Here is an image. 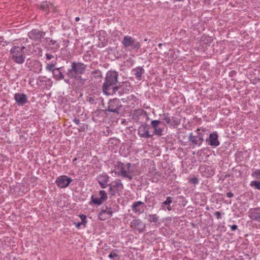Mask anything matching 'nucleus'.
Returning <instances> with one entry per match:
<instances>
[{
    "mask_svg": "<svg viewBox=\"0 0 260 260\" xmlns=\"http://www.w3.org/2000/svg\"><path fill=\"white\" fill-rule=\"evenodd\" d=\"M189 182L194 185H196L199 183V180L198 178L193 177L190 180Z\"/></svg>",
    "mask_w": 260,
    "mask_h": 260,
    "instance_id": "32",
    "label": "nucleus"
},
{
    "mask_svg": "<svg viewBox=\"0 0 260 260\" xmlns=\"http://www.w3.org/2000/svg\"><path fill=\"white\" fill-rule=\"evenodd\" d=\"M127 167H128V170L129 169V168H130L131 166V164L129 163V162H128L127 164Z\"/></svg>",
    "mask_w": 260,
    "mask_h": 260,
    "instance_id": "45",
    "label": "nucleus"
},
{
    "mask_svg": "<svg viewBox=\"0 0 260 260\" xmlns=\"http://www.w3.org/2000/svg\"><path fill=\"white\" fill-rule=\"evenodd\" d=\"M118 256L117 250L115 249L112 251L108 255V257L110 259H114Z\"/></svg>",
    "mask_w": 260,
    "mask_h": 260,
    "instance_id": "30",
    "label": "nucleus"
},
{
    "mask_svg": "<svg viewBox=\"0 0 260 260\" xmlns=\"http://www.w3.org/2000/svg\"><path fill=\"white\" fill-rule=\"evenodd\" d=\"M161 45H162V44H161V43H159V44H158V46H161Z\"/></svg>",
    "mask_w": 260,
    "mask_h": 260,
    "instance_id": "49",
    "label": "nucleus"
},
{
    "mask_svg": "<svg viewBox=\"0 0 260 260\" xmlns=\"http://www.w3.org/2000/svg\"><path fill=\"white\" fill-rule=\"evenodd\" d=\"M144 203L141 201L134 202L131 207L133 212L139 215L142 214L144 211V209L141 206Z\"/></svg>",
    "mask_w": 260,
    "mask_h": 260,
    "instance_id": "17",
    "label": "nucleus"
},
{
    "mask_svg": "<svg viewBox=\"0 0 260 260\" xmlns=\"http://www.w3.org/2000/svg\"><path fill=\"white\" fill-rule=\"evenodd\" d=\"M77 158H76V157H75V158H74L73 159V161H76V160H77Z\"/></svg>",
    "mask_w": 260,
    "mask_h": 260,
    "instance_id": "48",
    "label": "nucleus"
},
{
    "mask_svg": "<svg viewBox=\"0 0 260 260\" xmlns=\"http://www.w3.org/2000/svg\"><path fill=\"white\" fill-rule=\"evenodd\" d=\"M110 177L106 173H103L96 177V180L102 188H105L108 186Z\"/></svg>",
    "mask_w": 260,
    "mask_h": 260,
    "instance_id": "16",
    "label": "nucleus"
},
{
    "mask_svg": "<svg viewBox=\"0 0 260 260\" xmlns=\"http://www.w3.org/2000/svg\"><path fill=\"white\" fill-rule=\"evenodd\" d=\"M56 59V57H55ZM56 64V60L52 61L50 63L47 64L46 66V70L52 73L53 78L56 80H60L63 79L64 75L62 73L63 67L55 68Z\"/></svg>",
    "mask_w": 260,
    "mask_h": 260,
    "instance_id": "4",
    "label": "nucleus"
},
{
    "mask_svg": "<svg viewBox=\"0 0 260 260\" xmlns=\"http://www.w3.org/2000/svg\"><path fill=\"white\" fill-rule=\"evenodd\" d=\"M234 194L232 192H229L226 193V197L229 198L233 197Z\"/></svg>",
    "mask_w": 260,
    "mask_h": 260,
    "instance_id": "41",
    "label": "nucleus"
},
{
    "mask_svg": "<svg viewBox=\"0 0 260 260\" xmlns=\"http://www.w3.org/2000/svg\"><path fill=\"white\" fill-rule=\"evenodd\" d=\"M138 135L141 138H149L152 137L153 135L149 133V127L147 125H141L138 128Z\"/></svg>",
    "mask_w": 260,
    "mask_h": 260,
    "instance_id": "12",
    "label": "nucleus"
},
{
    "mask_svg": "<svg viewBox=\"0 0 260 260\" xmlns=\"http://www.w3.org/2000/svg\"><path fill=\"white\" fill-rule=\"evenodd\" d=\"M118 72L114 71H109L105 79L103 85V91L106 95H111L118 90L117 83Z\"/></svg>",
    "mask_w": 260,
    "mask_h": 260,
    "instance_id": "1",
    "label": "nucleus"
},
{
    "mask_svg": "<svg viewBox=\"0 0 260 260\" xmlns=\"http://www.w3.org/2000/svg\"><path fill=\"white\" fill-rule=\"evenodd\" d=\"M109 190L110 191V194L112 196H114L115 194V192L113 190V187L111 186V184L109 185Z\"/></svg>",
    "mask_w": 260,
    "mask_h": 260,
    "instance_id": "38",
    "label": "nucleus"
},
{
    "mask_svg": "<svg viewBox=\"0 0 260 260\" xmlns=\"http://www.w3.org/2000/svg\"><path fill=\"white\" fill-rule=\"evenodd\" d=\"M72 181L73 180L71 177L66 175H62L56 178L55 183L58 187L64 188L68 187Z\"/></svg>",
    "mask_w": 260,
    "mask_h": 260,
    "instance_id": "8",
    "label": "nucleus"
},
{
    "mask_svg": "<svg viewBox=\"0 0 260 260\" xmlns=\"http://www.w3.org/2000/svg\"><path fill=\"white\" fill-rule=\"evenodd\" d=\"M50 42H51L52 44H53V45H54L56 43V41H54V40H51Z\"/></svg>",
    "mask_w": 260,
    "mask_h": 260,
    "instance_id": "47",
    "label": "nucleus"
},
{
    "mask_svg": "<svg viewBox=\"0 0 260 260\" xmlns=\"http://www.w3.org/2000/svg\"><path fill=\"white\" fill-rule=\"evenodd\" d=\"M79 20H80V17H76L75 18V21H79Z\"/></svg>",
    "mask_w": 260,
    "mask_h": 260,
    "instance_id": "44",
    "label": "nucleus"
},
{
    "mask_svg": "<svg viewBox=\"0 0 260 260\" xmlns=\"http://www.w3.org/2000/svg\"><path fill=\"white\" fill-rule=\"evenodd\" d=\"M218 136L216 132L210 134L209 137L206 140V143L212 148H215L219 145L218 140Z\"/></svg>",
    "mask_w": 260,
    "mask_h": 260,
    "instance_id": "10",
    "label": "nucleus"
},
{
    "mask_svg": "<svg viewBox=\"0 0 260 260\" xmlns=\"http://www.w3.org/2000/svg\"><path fill=\"white\" fill-rule=\"evenodd\" d=\"M107 194L104 190H101L99 191V195L95 194L91 197L90 205H96L100 206L107 199Z\"/></svg>",
    "mask_w": 260,
    "mask_h": 260,
    "instance_id": "6",
    "label": "nucleus"
},
{
    "mask_svg": "<svg viewBox=\"0 0 260 260\" xmlns=\"http://www.w3.org/2000/svg\"><path fill=\"white\" fill-rule=\"evenodd\" d=\"M73 121L76 123L77 125H79L80 124V121L79 119H77V118H74L73 120Z\"/></svg>",
    "mask_w": 260,
    "mask_h": 260,
    "instance_id": "40",
    "label": "nucleus"
},
{
    "mask_svg": "<svg viewBox=\"0 0 260 260\" xmlns=\"http://www.w3.org/2000/svg\"><path fill=\"white\" fill-rule=\"evenodd\" d=\"M49 79L46 78L44 76H40L38 79L37 80L40 82H42L44 81H47V80H49Z\"/></svg>",
    "mask_w": 260,
    "mask_h": 260,
    "instance_id": "34",
    "label": "nucleus"
},
{
    "mask_svg": "<svg viewBox=\"0 0 260 260\" xmlns=\"http://www.w3.org/2000/svg\"><path fill=\"white\" fill-rule=\"evenodd\" d=\"M121 108L122 105L120 100L118 99H114L109 102L107 111L118 114L120 113Z\"/></svg>",
    "mask_w": 260,
    "mask_h": 260,
    "instance_id": "7",
    "label": "nucleus"
},
{
    "mask_svg": "<svg viewBox=\"0 0 260 260\" xmlns=\"http://www.w3.org/2000/svg\"><path fill=\"white\" fill-rule=\"evenodd\" d=\"M118 168L119 169L118 171H115L114 173L117 176H122L128 178L129 180L132 179V177L129 174V171L126 170L124 168V164L120 163L118 165Z\"/></svg>",
    "mask_w": 260,
    "mask_h": 260,
    "instance_id": "13",
    "label": "nucleus"
},
{
    "mask_svg": "<svg viewBox=\"0 0 260 260\" xmlns=\"http://www.w3.org/2000/svg\"><path fill=\"white\" fill-rule=\"evenodd\" d=\"M105 214H108L109 216L111 217L113 214V211L112 210L111 208L106 207L105 209L102 210L99 214V216H101ZM100 218L102 220L104 219H102L101 217H100Z\"/></svg>",
    "mask_w": 260,
    "mask_h": 260,
    "instance_id": "26",
    "label": "nucleus"
},
{
    "mask_svg": "<svg viewBox=\"0 0 260 260\" xmlns=\"http://www.w3.org/2000/svg\"><path fill=\"white\" fill-rule=\"evenodd\" d=\"M25 46L21 45L20 46H13L10 49V52L12 54L13 60L17 63H23L25 59V52L24 50Z\"/></svg>",
    "mask_w": 260,
    "mask_h": 260,
    "instance_id": "3",
    "label": "nucleus"
},
{
    "mask_svg": "<svg viewBox=\"0 0 260 260\" xmlns=\"http://www.w3.org/2000/svg\"><path fill=\"white\" fill-rule=\"evenodd\" d=\"M1 242H2L3 246L4 248L15 246L14 242L11 241V240L8 237L6 238V239H4L3 241H1Z\"/></svg>",
    "mask_w": 260,
    "mask_h": 260,
    "instance_id": "24",
    "label": "nucleus"
},
{
    "mask_svg": "<svg viewBox=\"0 0 260 260\" xmlns=\"http://www.w3.org/2000/svg\"><path fill=\"white\" fill-rule=\"evenodd\" d=\"M230 226L231 230L233 231H235L238 228L237 225L236 224L231 225H230Z\"/></svg>",
    "mask_w": 260,
    "mask_h": 260,
    "instance_id": "39",
    "label": "nucleus"
},
{
    "mask_svg": "<svg viewBox=\"0 0 260 260\" xmlns=\"http://www.w3.org/2000/svg\"><path fill=\"white\" fill-rule=\"evenodd\" d=\"M45 56H46V59L47 60H50L53 58H54V56L52 55L51 54H50V53H46L45 54Z\"/></svg>",
    "mask_w": 260,
    "mask_h": 260,
    "instance_id": "36",
    "label": "nucleus"
},
{
    "mask_svg": "<svg viewBox=\"0 0 260 260\" xmlns=\"http://www.w3.org/2000/svg\"><path fill=\"white\" fill-rule=\"evenodd\" d=\"M64 81H65L67 83H69H69H70V80H69V79H65V80H64Z\"/></svg>",
    "mask_w": 260,
    "mask_h": 260,
    "instance_id": "43",
    "label": "nucleus"
},
{
    "mask_svg": "<svg viewBox=\"0 0 260 260\" xmlns=\"http://www.w3.org/2000/svg\"><path fill=\"white\" fill-rule=\"evenodd\" d=\"M131 224L133 229L138 231L139 233L142 232L145 228V225L143 224L141 220L139 219L133 220L131 222Z\"/></svg>",
    "mask_w": 260,
    "mask_h": 260,
    "instance_id": "19",
    "label": "nucleus"
},
{
    "mask_svg": "<svg viewBox=\"0 0 260 260\" xmlns=\"http://www.w3.org/2000/svg\"><path fill=\"white\" fill-rule=\"evenodd\" d=\"M91 101H92V99H91V98H90L89 101L90 102Z\"/></svg>",
    "mask_w": 260,
    "mask_h": 260,
    "instance_id": "50",
    "label": "nucleus"
},
{
    "mask_svg": "<svg viewBox=\"0 0 260 260\" xmlns=\"http://www.w3.org/2000/svg\"><path fill=\"white\" fill-rule=\"evenodd\" d=\"M214 215L216 216V217L218 219L221 218V213L219 211H216L214 213Z\"/></svg>",
    "mask_w": 260,
    "mask_h": 260,
    "instance_id": "37",
    "label": "nucleus"
},
{
    "mask_svg": "<svg viewBox=\"0 0 260 260\" xmlns=\"http://www.w3.org/2000/svg\"><path fill=\"white\" fill-rule=\"evenodd\" d=\"M121 43L124 47L129 51L133 50L137 51L141 47L140 43L130 36H125Z\"/></svg>",
    "mask_w": 260,
    "mask_h": 260,
    "instance_id": "5",
    "label": "nucleus"
},
{
    "mask_svg": "<svg viewBox=\"0 0 260 260\" xmlns=\"http://www.w3.org/2000/svg\"><path fill=\"white\" fill-rule=\"evenodd\" d=\"M30 70L36 73H40L42 70V64L39 61H34L31 62Z\"/></svg>",
    "mask_w": 260,
    "mask_h": 260,
    "instance_id": "20",
    "label": "nucleus"
},
{
    "mask_svg": "<svg viewBox=\"0 0 260 260\" xmlns=\"http://www.w3.org/2000/svg\"><path fill=\"white\" fill-rule=\"evenodd\" d=\"M14 98L19 106H23L27 102L26 95L24 93H17L15 94Z\"/></svg>",
    "mask_w": 260,
    "mask_h": 260,
    "instance_id": "18",
    "label": "nucleus"
},
{
    "mask_svg": "<svg viewBox=\"0 0 260 260\" xmlns=\"http://www.w3.org/2000/svg\"><path fill=\"white\" fill-rule=\"evenodd\" d=\"M1 45H3V46H4L5 45V44L6 43V42H4V44H3V41L2 40V38L1 37Z\"/></svg>",
    "mask_w": 260,
    "mask_h": 260,
    "instance_id": "42",
    "label": "nucleus"
},
{
    "mask_svg": "<svg viewBox=\"0 0 260 260\" xmlns=\"http://www.w3.org/2000/svg\"><path fill=\"white\" fill-rule=\"evenodd\" d=\"M88 128V125L86 124H82V125L80 126L79 129V132H84L86 129Z\"/></svg>",
    "mask_w": 260,
    "mask_h": 260,
    "instance_id": "33",
    "label": "nucleus"
},
{
    "mask_svg": "<svg viewBox=\"0 0 260 260\" xmlns=\"http://www.w3.org/2000/svg\"><path fill=\"white\" fill-rule=\"evenodd\" d=\"M91 101H92V99H91V98H90L89 101L90 102Z\"/></svg>",
    "mask_w": 260,
    "mask_h": 260,
    "instance_id": "51",
    "label": "nucleus"
},
{
    "mask_svg": "<svg viewBox=\"0 0 260 260\" xmlns=\"http://www.w3.org/2000/svg\"><path fill=\"white\" fill-rule=\"evenodd\" d=\"M250 186L255 189H257L260 191V181L254 180L252 181L250 183Z\"/></svg>",
    "mask_w": 260,
    "mask_h": 260,
    "instance_id": "28",
    "label": "nucleus"
},
{
    "mask_svg": "<svg viewBox=\"0 0 260 260\" xmlns=\"http://www.w3.org/2000/svg\"><path fill=\"white\" fill-rule=\"evenodd\" d=\"M162 120L168 124H172V119L173 118V117H171L169 116V114L168 113H165L162 115Z\"/></svg>",
    "mask_w": 260,
    "mask_h": 260,
    "instance_id": "27",
    "label": "nucleus"
},
{
    "mask_svg": "<svg viewBox=\"0 0 260 260\" xmlns=\"http://www.w3.org/2000/svg\"><path fill=\"white\" fill-rule=\"evenodd\" d=\"M87 65L81 62L73 61L71 63V68L67 72V76L71 79L77 80H83L81 75L85 73Z\"/></svg>",
    "mask_w": 260,
    "mask_h": 260,
    "instance_id": "2",
    "label": "nucleus"
},
{
    "mask_svg": "<svg viewBox=\"0 0 260 260\" xmlns=\"http://www.w3.org/2000/svg\"><path fill=\"white\" fill-rule=\"evenodd\" d=\"M132 72L135 77L139 80L142 79V75L144 74L145 70L141 67H137L133 69Z\"/></svg>",
    "mask_w": 260,
    "mask_h": 260,
    "instance_id": "21",
    "label": "nucleus"
},
{
    "mask_svg": "<svg viewBox=\"0 0 260 260\" xmlns=\"http://www.w3.org/2000/svg\"><path fill=\"white\" fill-rule=\"evenodd\" d=\"M251 176L255 178H260V169L255 170L252 173Z\"/></svg>",
    "mask_w": 260,
    "mask_h": 260,
    "instance_id": "31",
    "label": "nucleus"
},
{
    "mask_svg": "<svg viewBox=\"0 0 260 260\" xmlns=\"http://www.w3.org/2000/svg\"><path fill=\"white\" fill-rule=\"evenodd\" d=\"M184 1V0H173V2H183Z\"/></svg>",
    "mask_w": 260,
    "mask_h": 260,
    "instance_id": "46",
    "label": "nucleus"
},
{
    "mask_svg": "<svg viewBox=\"0 0 260 260\" xmlns=\"http://www.w3.org/2000/svg\"><path fill=\"white\" fill-rule=\"evenodd\" d=\"M79 217L81 219V222H75L74 224L75 225V226L77 229H80L81 226H83V228H85L86 224L87 222L86 215L84 214H81L79 215Z\"/></svg>",
    "mask_w": 260,
    "mask_h": 260,
    "instance_id": "23",
    "label": "nucleus"
},
{
    "mask_svg": "<svg viewBox=\"0 0 260 260\" xmlns=\"http://www.w3.org/2000/svg\"><path fill=\"white\" fill-rule=\"evenodd\" d=\"M173 202V199L171 197H168L166 200L163 202L161 204V209L164 210H167L168 211H171L172 210V208L170 206V204Z\"/></svg>",
    "mask_w": 260,
    "mask_h": 260,
    "instance_id": "22",
    "label": "nucleus"
},
{
    "mask_svg": "<svg viewBox=\"0 0 260 260\" xmlns=\"http://www.w3.org/2000/svg\"><path fill=\"white\" fill-rule=\"evenodd\" d=\"M114 185L113 187L118 191H122L123 189V185L120 179H117L114 181Z\"/></svg>",
    "mask_w": 260,
    "mask_h": 260,
    "instance_id": "25",
    "label": "nucleus"
},
{
    "mask_svg": "<svg viewBox=\"0 0 260 260\" xmlns=\"http://www.w3.org/2000/svg\"><path fill=\"white\" fill-rule=\"evenodd\" d=\"M45 35V32L38 29H32L28 34V37L35 41H39Z\"/></svg>",
    "mask_w": 260,
    "mask_h": 260,
    "instance_id": "11",
    "label": "nucleus"
},
{
    "mask_svg": "<svg viewBox=\"0 0 260 260\" xmlns=\"http://www.w3.org/2000/svg\"><path fill=\"white\" fill-rule=\"evenodd\" d=\"M162 124V122L157 120H152L151 125L154 129L153 134L158 136L163 135L164 128L161 127L159 125Z\"/></svg>",
    "mask_w": 260,
    "mask_h": 260,
    "instance_id": "14",
    "label": "nucleus"
},
{
    "mask_svg": "<svg viewBox=\"0 0 260 260\" xmlns=\"http://www.w3.org/2000/svg\"><path fill=\"white\" fill-rule=\"evenodd\" d=\"M48 5L46 2L43 3L40 6V8L42 10H45L46 9V8L48 7Z\"/></svg>",
    "mask_w": 260,
    "mask_h": 260,
    "instance_id": "35",
    "label": "nucleus"
},
{
    "mask_svg": "<svg viewBox=\"0 0 260 260\" xmlns=\"http://www.w3.org/2000/svg\"><path fill=\"white\" fill-rule=\"evenodd\" d=\"M148 217V221L151 223H156L158 220V217L156 214H149Z\"/></svg>",
    "mask_w": 260,
    "mask_h": 260,
    "instance_id": "29",
    "label": "nucleus"
},
{
    "mask_svg": "<svg viewBox=\"0 0 260 260\" xmlns=\"http://www.w3.org/2000/svg\"><path fill=\"white\" fill-rule=\"evenodd\" d=\"M249 218L254 221L260 223V208H251L248 212Z\"/></svg>",
    "mask_w": 260,
    "mask_h": 260,
    "instance_id": "15",
    "label": "nucleus"
},
{
    "mask_svg": "<svg viewBox=\"0 0 260 260\" xmlns=\"http://www.w3.org/2000/svg\"><path fill=\"white\" fill-rule=\"evenodd\" d=\"M204 134L203 133H197L196 135H193L192 133L190 134L189 140L194 145L200 146L203 143Z\"/></svg>",
    "mask_w": 260,
    "mask_h": 260,
    "instance_id": "9",
    "label": "nucleus"
}]
</instances>
